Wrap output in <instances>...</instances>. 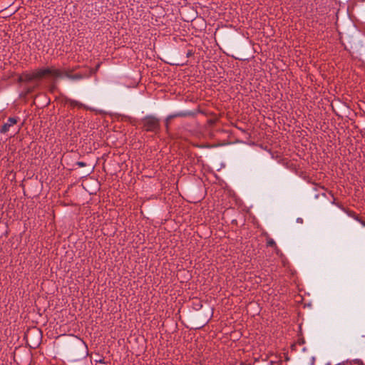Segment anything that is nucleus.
I'll return each instance as SVG.
<instances>
[{
	"label": "nucleus",
	"instance_id": "obj_1",
	"mask_svg": "<svg viewBox=\"0 0 365 365\" xmlns=\"http://www.w3.org/2000/svg\"><path fill=\"white\" fill-rule=\"evenodd\" d=\"M47 75L51 76L55 78H67L73 81L81 80L85 77V76L81 73L72 74V71L70 70L61 71L58 69L45 68L32 73H26L20 77V80L21 81L33 82Z\"/></svg>",
	"mask_w": 365,
	"mask_h": 365
},
{
	"label": "nucleus",
	"instance_id": "obj_2",
	"mask_svg": "<svg viewBox=\"0 0 365 365\" xmlns=\"http://www.w3.org/2000/svg\"><path fill=\"white\" fill-rule=\"evenodd\" d=\"M142 128L148 132L157 133L160 130V120L154 115H149L140 121Z\"/></svg>",
	"mask_w": 365,
	"mask_h": 365
},
{
	"label": "nucleus",
	"instance_id": "obj_3",
	"mask_svg": "<svg viewBox=\"0 0 365 365\" xmlns=\"http://www.w3.org/2000/svg\"><path fill=\"white\" fill-rule=\"evenodd\" d=\"M17 122L16 118H9L8 121L1 126V133H6L10 130V128L14 125Z\"/></svg>",
	"mask_w": 365,
	"mask_h": 365
},
{
	"label": "nucleus",
	"instance_id": "obj_4",
	"mask_svg": "<svg viewBox=\"0 0 365 365\" xmlns=\"http://www.w3.org/2000/svg\"><path fill=\"white\" fill-rule=\"evenodd\" d=\"M68 102L72 108L79 107V108H83L85 109H88V108L86 105H83V103H81L77 101L70 99L68 101Z\"/></svg>",
	"mask_w": 365,
	"mask_h": 365
},
{
	"label": "nucleus",
	"instance_id": "obj_5",
	"mask_svg": "<svg viewBox=\"0 0 365 365\" xmlns=\"http://www.w3.org/2000/svg\"><path fill=\"white\" fill-rule=\"evenodd\" d=\"M190 115H192V112L190 111H180L177 113V115L179 117H185Z\"/></svg>",
	"mask_w": 365,
	"mask_h": 365
},
{
	"label": "nucleus",
	"instance_id": "obj_6",
	"mask_svg": "<svg viewBox=\"0 0 365 365\" xmlns=\"http://www.w3.org/2000/svg\"><path fill=\"white\" fill-rule=\"evenodd\" d=\"M177 117H179L178 115H177V113H174V114H172V115H168L166 119H165V125H166V127L168 126V123L170 122V118H177Z\"/></svg>",
	"mask_w": 365,
	"mask_h": 365
},
{
	"label": "nucleus",
	"instance_id": "obj_7",
	"mask_svg": "<svg viewBox=\"0 0 365 365\" xmlns=\"http://www.w3.org/2000/svg\"><path fill=\"white\" fill-rule=\"evenodd\" d=\"M267 245H268L269 246L274 247V246H275V245H276V243H275V242L274 241V240L270 239V240H268V242H267Z\"/></svg>",
	"mask_w": 365,
	"mask_h": 365
},
{
	"label": "nucleus",
	"instance_id": "obj_8",
	"mask_svg": "<svg viewBox=\"0 0 365 365\" xmlns=\"http://www.w3.org/2000/svg\"><path fill=\"white\" fill-rule=\"evenodd\" d=\"M297 222L302 223L303 220L302 218L299 217V218H297Z\"/></svg>",
	"mask_w": 365,
	"mask_h": 365
},
{
	"label": "nucleus",
	"instance_id": "obj_9",
	"mask_svg": "<svg viewBox=\"0 0 365 365\" xmlns=\"http://www.w3.org/2000/svg\"><path fill=\"white\" fill-rule=\"evenodd\" d=\"M54 89H55L54 86H52L51 88V90L53 91Z\"/></svg>",
	"mask_w": 365,
	"mask_h": 365
},
{
	"label": "nucleus",
	"instance_id": "obj_10",
	"mask_svg": "<svg viewBox=\"0 0 365 365\" xmlns=\"http://www.w3.org/2000/svg\"><path fill=\"white\" fill-rule=\"evenodd\" d=\"M79 165H80L81 166H83V165H84V163H79Z\"/></svg>",
	"mask_w": 365,
	"mask_h": 365
}]
</instances>
